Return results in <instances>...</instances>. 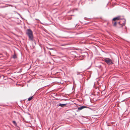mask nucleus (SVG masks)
<instances>
[{
	"instance_id": "obj_1",
	"label": "nucleus",
	"mask_w": 130,
	"mask_h": 130,
	"mask_svg": "<svg viewBox=\"0 0 130 130\" xmlns=\"http://www.w3.org/2000/svg\"><path fill=\"white\" fill-rule=\"evenodd\" d=\"M26 34L29 37V40L31 41H33L34 39V36L32 31L30 29L27 30Z\"/></svg>"
},
{
	"instance_id": "obj_2",
	"label": "nucleus",
	"mask_w": 130,
	"mask_h": 130,
	"mask_svg": "<svg viewBox=\"0 0 130 130\" xmlns=\"http://www.w3.org/2000/svg\"><path fill=\"white\" fill-rule=\"evenodd\" d=\"M122 19L121 18V16H119L113 18L112 19V21L113 26L114 27H117V22L118 20Z\"/></svg>"
},
{
	"instance_id": "obj_3",
	"label": "nucleus",
	"mask_w": 130,
	"mask_h": 130,
	"mask_svg": "<svg viewBox=\"0 0 130 130\" xmlns=\"http://www.w3.org/2000/svg\"><path fill=\"white\" fill-rule=\"evenodd\" d=\"M104 61L108 65H111L113 64L112 60L108 58H105L104 59Z\"/></svg>"
},
{
	"instance_id": "obj_4",
	"label": "nucleus",
	"mask_w": 130,
	"mask_h": 130,
	"mask_svg": "<svg viewBox=\"0 0 130 130\" xmlns=\"http://www.w3.org/2000/svg\"><path fill=\"white\" fill-rule=\"evenodd\" d=\"M120 22H119L118 23V24L119 25V26H118V28H120L121 27H122L124 25L125 23H122V24H121L120 23Z\"/></svg>"
},
{
	"instance_id": "obj_5",
	"label": "nucleus",
	"mask_w": 130,
	"mask_h": 130,
	"mask_svg": "<svg viewBox=\"0 0 130 130\" xmlns=\"http://www.w3.org/2000/svg\"><path fill=\"white\" fill-rule=\"evenodd\" d=\"M85 107H85V106H82L81 107L78 108V110H80L85 108Z\"/></svg>"
},
{
	"instance_id": "obj_6",
	"label": "nucleus",
	"mask_w": 130,
	"mask_h": 130,
	"mask_svg": "<svg viewBox=\"0 0 130 130\" xmlns=\"http://www.w3.org/2000/svg\"><path fill=\"white\" fill-rule=\"evenodd\" d=\"M67 105V104H60L59 106L61 107H64Z\"/></svg>"
},
{
	"instance_id": "obj_7",
	"label": "nucleus",
	"mask_w": 130,
	"mask_h": 130,
	"mask_svg": "<svg viewBox=\"0 0 130 130\" xmlns=\"http://www.w3.org/2000/svg\"><path fill=\"white\" fill-rule=\"evenodd\" d=\"M33 98V96H32L31 97H29L28 99V101H30Z\"/></svg>"
},
{
	"instance_id": "obj_8",
	"label": "nucleus",
	"mask_w": 130,
	"mask_h": 130,
	"mask_svg": "<svg viewBox=\"0 0 130 130\" xmlns=\"http://www.w3.org/2000/svg\"><path fill=\"white\" fill-rule=\"evenodd\" d=\"M13 58H17V56H16V55H15V54H14V55L13 56Z\"/></svg>"
},
{
	"instance_id": "obj_9",
	"label": "nucleus",
	"mask_w": 130,
	"mask_h": 130,
	"mask_svg": "<svg viewBox=\"0 0 130 130\" xmlns=\"http://www.w3.org/2000/svg\"><path fill=\"white\" fill-rule=\"evenodd\" d=\"M13 123H14V125H16L17 124V123H16V122L15 121H13Z\"/></svg>"
},
{
	"instance_id": "obj_10",
	"label": "nucleus",
	"mask_w": 130,
	"mask_h": 130,
	"mask_svg": "<svg viewBox=\"0 0 130 130\" xmlns=\"http://www.w3.org/2000/svg\"><path fill=\"white\" fill-rule=\"evenodd\" d=\"M123 20L124 21H125V20L124 19H123Z\"/></svg>"
}]
</instances>
